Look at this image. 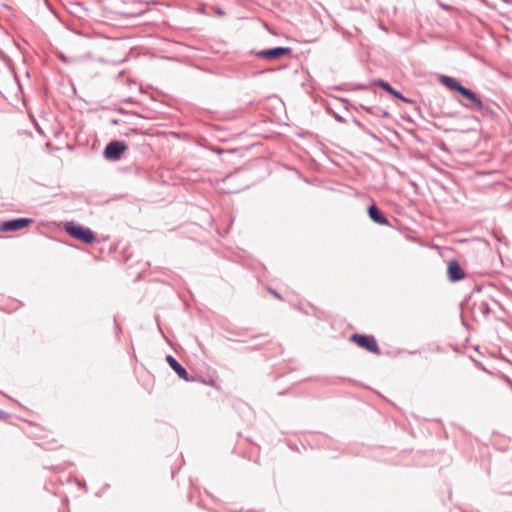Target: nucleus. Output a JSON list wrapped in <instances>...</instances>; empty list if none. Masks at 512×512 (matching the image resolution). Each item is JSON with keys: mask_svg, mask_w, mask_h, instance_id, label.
<instances>
[{"mask_svg": "<svg viewBox=\"0 0 512 512\" xmlns=\"http://www.w3.org/2000/svg\"><path fill=\"white\" fill-rule=\"evenodd\" d=\"M166 361L167 363L169 364V366L175 371V373L183 380L185 381H189V377H188V373L187 371L185 370V368H183L177 361L176 359L171 356V355H168L166 357Z\"/></svg>", "mask_w": 512, "mask_h": 512, "instance_id": "obj_8", "label": "nucleus"}, {"mask_svg": "<svg viewBox=\"0 0 512 512\" xmlns=\"http://www.w3.org/2000/svg\"><path fill=\"white\" fill-rule=\"evenodd\" d=\"M289 47H276L272 49L262 50L257 53V56L265 59H276L284 55L290 54Z\"/></svg>", "mask_w": 512, "mask_h": 512, "instance_id": "obj_7", "label": "nucleus"}, {"mask_svg": "<svg viewBox=\"0 0 512 512\" xmlns=\"http://www.w3.org/2000/svg\"><path fill=\"white\" fill-rule=\"evenodd\" d=\"M447 275L451 282L460 281L465 278V272L456 260L448 262Z\"/></svg>", "mask_w": 512, "mask_h": 512, "instance_id": "obj_6", "label": "nucleus"}, {"mask_svg": "<svg viewBox=\"0 0 512 512\" xmlns=\"http://www.w3.org/2000/svg\"><path fill=\"white\" fill-rule=\"evenodd\" d=\"M126 150L127 145L124 142L112 141L106 146L104 156L109 160H117Z\"/></svg>", "mask_w": 512, "mask_h": 512, "instance_id": "obj_4", "label": "nucleus"}, {"mask_svg": "<svg viewBox=\"0 0 512 512\" xmlns=\"http://www.w3.org/2000/svg\"><path fill=\"white\" fill-rule=\"evenodd\" d=\"M33 223L31 218H18L4 221L0 224V232H12L22 230Z\"/></svg>", "mask_w": 512, "mask_h": 512, "instance_id": "obj_3", "label": "nucleus"}, {"mask_svg": "<svg viewBox=\"0 0 512 512\" xmlns=\"http://www.w3.org/2000/svg\"><path fill=\"white\" fill-rule=\"evenodd\" d=\"M368 214H369V217L371 218V220L374 221L375 223L380 224V225L388 224V220L386 219V217H384L382 215L380 210L375 205H371L368 208Z\"/></svg>", "mask_w": 512, "mask_h": 512, "instance_id": "obj_10", "label": "nucleus"}, {"mask_svg": "<svg viewBox=\"0 0 512 512\" xmlns=\"http://www.w3.org/2000/svg\"><path fill=\"white\" fill-rule=\"evenodd\" d=\"M460 94L466 99L467 102L462 103L465 107L475 110H482L483 103L479 96L468 88H463Z\"/></svg>", "mask_w": 512, "mask_h": 512, "instance_id": "obj_5", "label": "nucleus"}, {"mask_svg": "<svg viewBox=\"0 0 512 512\" xmlns=\"http://www.w3.org/2000/svg\"><path fill=\"white\" fill-rule=\"evenodd\" d=\"M375 84L384 89L385 91H387L388 93H390L391 95H393L394 97L399 98L405 102H408V100L400 92L391 87L390 84H388L387 82L379 80L375 82Z\"/></svg>", "mask_w": 512, "mask_h": 512, "instance_id": "obj_11", "label": "nucleus"}, {"mask_svg": "<svg viewBox=\"0 0 512 512\" xmlns=\"http://www.w3.org/2000/svg\"><path fill=\"white\" fill-rule=\"evenodd\" d=\"M9 418V414L4 412L3 410H0V420H7Z\"/></svg>", "mask_w": 512, "mask_h": 512, "instance_id": "obj_12", "label": "nucleus"}, {"mask_svg": "<svg viewBox=\"0 0 512 512\" xmlns=\"http://www.w3.org/2000/svg\"><path fill=\"white\" fill-rule=\"evenodd\" d=\"M65 231L72 237L86 243L90 244L94 242L95 235L94 233L87 227L77 225L74 222H68L65 225Z\"/></svg>", "mask_w": 512, "mask_h": 512, "instance_id": "obj_1", "label": "nucleus"}, {"mask_svg": "<svg viewBox=\"0 0 512 512\" xmlns=\"http://www.w3.org/2000/svg\"><path fill=\"white\" fill-rule=\"evenodd\" d=\"M440 82L450 90L460 93L464 86H462L455 78L443 75L440 77Z\"/></svg>", "mask_w": 512, "mask_h": 512, "instance_id": "obj_9", "label": "nucleus"}, {"mask_svg": "<svg viewBox=\"0 0 512 512\" xmlns=\"http://www.w3.org/2000/svg\"><path fill=\"white\" fill-rule=\"evenodd\" d=\"M351 341L354 342L357 346L362 349H365L371 353L380 354V349L377 345V342L373 336L363 335V334H353L351 336Z\"/></svg>", "mask_w": 512, "mask_h": 512, "instance_id": "obj_2", "label": "nucleus"}]
</instances>
